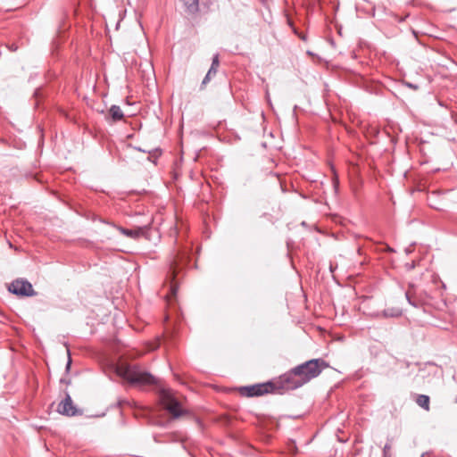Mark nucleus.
Instances as JSON below:
<instances>
[{
    "label": "nucleus",
    "mask_w": 457,
    "mask_h": 457,
    "mask_svg": "<svg viewBox=\"0 0 457 457\" xmlns=\"http://www.w3.org/2000/svg\"><path fill=\"white\" fill-rule=\"evenodd\" d=\"M159 399L163 408L169 411L173 419H178L187 413V411L181 407L180 403L169 389L161 388Z\"/></svg>",
    "instance_id": "7ed1b4c3"
},
{
    "label": "nucleus",
    "mask_w": 457,
    "mask_h": 457,
    "mask_svg": "<svg viewBox=\"0 0 457 457\" xmlns=\"http://www.w3.org/2000/svg\"><path fill=\"white\" fill-rule=\"evenodd\" d=\"M176 292H177V287H174V286H172V287H171V293H172V295H176Z\"/></svg>",
    "instance_id": "a211bd4d"
},
{
    "label": "nucleus",
    "mask_w": 457,
    "mask_h": 457,
    "mask_svg": "<svg viewBox=\"0 0 457 457\" xmlns=\"http://www.w3.org/2000/svg\"><path fill=\"white\" fill-rule=\"evenodd\" d=\"M429 403L430 399L428 395H419L416 398V403L427 411H428L430 409Z\"/></svg>",
    "instance_id": "f8f14e48"
},
{
    "label": "nucleus",
    "mask_w": 457,
    "mask_h": 457,
    "mask_svg": "<svg viewBox=\"0 0 457 457\" xmlns=\"http://www.w3.org/2000/svg\"><path fill=\"white\" fill-rule=\"evenodd\" d=\"M390 450L391 445L389 444H386L383 449V457H391Z\"/></svg>",
    "instance_id": "2eb2a0df"
},
{
    "label": "nucleus",
    "mask_w": 457,
    "mask_h": 457,
    "mask_svg": "<svg viewBox=\"0 0 457 457\" xmlns=\"http://www.w3.org/2000/svg\"><path fill=\"white\" fill-rule=\"evenodd\" d=\"M302 378L294 372V368L279 377V386L284 390H294L303 386Z\"/></svg>",
    "instance_id": "20e7f679"
},
{
    "label": "nucleus",
    "mask_w": 457,
    "mask_h": 457,
    "mask_svg": "<svg viewBox=\"0 0 457 457\" xmlns=\"http://www.w3.org/2000/svg\"><path fill=\"white\" fill-rule=\"evenodd\" d=\"M177 265H178L177 261H174L170 267L171 273H172V279L175 278Z\"/></svg>",
    "instance_id": "dca6fc26"
},
{
    "label": "nucleus",
    "mask_w": 457,
    "mask_h": 457,
    "mask_svg": "<svg viewBox=\"0 0 457 457\" xmlns=\"http://www.w3.org/2000/svg\"><path fill=\"white\" fill-rule=\"evenodd\" d=\"M220 65L219 55L215 54L212 58V65L208 71L209 75H215Z\"/></svg>",
    "instance_id": "4468645a"
},
{
    "label": "nucleus",
    "mask_w": 457,
    "mask_h": 457,
    "mask_svg": "<svg viewBox=\"0 0 457 457\" xmlns=\"http://www.w3.org/2000/svg\"><path fill=\"white\" fill-rule=\"evenodd\" d=\"M273 390V384L269 382L264 384H256L249 386H243L240 388V393L243 395L253 397L262 395L264 394L272 392Z\"/></svg>",
    "instance_id": "423d86ee"
},
{
    "label": "nucleus",
    "mask_w": 457,
    "mask_h": 457,
    "mask_svg": "<svg viewBox=\"0 0 457 457\" xmlns=\"http://www.w3.org/2000/svg\"><path fill=\"white\" fill-rule=\"evenodd\" d=\"M212 76V75H209V73L207 72V74L205 75L204 79L202 81V85H206L210 81Z\"/></svg>",
    "instance_id": "f3484780"
},
{
    "label": "nucleus",
    "mask_w": 457,
    "mask_h": 457,
    "mask_svg": "<svg viewBox=\"0 0 457 457\" xmlns=\"http://www.w3.org/2000/svg\"><path fill=\"white\" fill-rule=\"evenodd\" d=\"M8 289L11 293L21 296H33L36 295L32 285L25 279H16L12 281Z\"/></svg>",
    "instance_id": "39448f33"
},
{
    "label": "nucleus",
    "mask_w": 457,
    "mask_h": 457,
    "mask_svg": "<svg viewBox=\"0 0 457 457\" xmlns=\"http://www.w3.org/2000/svg\"><path fill=\"white\" fill-rule=\"evenodd\" d=\"M109 115L112 121L121 120L124 117L123 112L121 111L120 107L115 104L112 105L109 109Z\"/></svg>",
    "instance_id": "9d476101"
},
{
    "label": "nucleus",
    "mask_w": 457,
    "mask_h": 457,
    "mask_svg": "<svg viewBox=\"0 0 457 457\" xmlns=\"http://www.w3.org/2000/svg\"><path fill=\"white\" fill-rule=\"evenodd\" d=\"M57 411L66 416H76L80 411L75 407L70 395H66L65 398L58 404Z\"/></svg>",
    "instance_id": "0eeeda50"
},
{
    "label": "nucleus",
    "mask_w": 457,
    "mask_h": 457,
    "mask_svg": "<svg viewBox=\"0 0 457 457\" xmlns=\"http://www.w3.org/2000/svg\"><path fill=\"white\" fill-rule=\"evenodd\" d=\"M187 10L191 12V13H194L195 12L198 11V5H199V0H181Z\"/></svg>",
    "instance_id": "ddd939ff"
},
{
    "label": "nucleus",
    "mask_w": 457,
    "mask_h": 457,
    "mask_svg": "<svg viewBox=\"0 0 457 457\" xmlns=\"http://www.w3.org/2000/svg\"><path fill=\"white\" fill-rule=\"evenodd\" d=\"M406 299L408 303L414 306L420 307L422 303V300L420 295H418L417 290L413 285H410L409 289L405 293Z\"/></svg>",
    "instance_id": "1a4fd4ad"
},
{
    "label": "nucleus",
    "mask_w": 457,
    "mask_h": 457,
    "mask_svg": "<svg viewBox=\"0 0 457 457\" xmlns=\"http://www.w3.org/2000/svg\"><path fill=\"white\" fill-rule=\"evenodd\" d=\"M402 314H403V312L400 308L392 307V308H387L381 312H374L371 314V316L374 318H377V319H380V318L387 319V318H398V317L402 316Z\"/></svg>",
    "instance_id": "6e6552de"
},
{
    "label": "nucleus",
    "mask_w": 457,
    "mask_h": 457,
    "mask_svg": "<svg viewBox=\"0 0 457 457\" xmlns=\"http://www.w3.org/2000/svg\"><path fill=\"white\" fill-rule=\"evenodd\" d=\"M328 364L323 359H312L294 368L295 374L302 378L304 384L317 378Z\"/></svg>",
    "instance_id": "f03ea898"
},
{
    "label": "nucleus",
    "mask_w": 457,
    "mask_h": 457,
    "mask_svg": "<svg viewBox=\"0 0 457 457\" xmlns=\"http://www.w3.org/2000/svg\"><path fill=\"white\" fill-rule=\"evenodd\" d=\"M71 363V357H69V360H68V362H67V365H66V370L70 369Z\"/></svg>",
    "instance_id": "6ab92c4d"
},
{
    "label": "nucleus",
    "mask_w": 457,
    "mask_h": 457,
    "mask_svg": "<svg viewBox=\"0 0 457 457\" xmlns=\"http://www.w3.org/2000/svg\"><path fill=\"white\" fill-rule=\"evenodd\" d=\"M117 373L132 385H155L156 378L148 372L142 371L137 366L122 363L117 368Z\"/></svg>",
    "instance_id": "f257e3e1"
},
{
    "label": "nucleus",
    "mask_w": 457,
    "mask_h": 457,
    "mask_svg": "<svg viewBox=\"0 0 457 457\" xmlns=\"http://www.w3.org/2000/svg\"><path fill=\"white\" fill-rule=\"evenodd\" d=\"M118 229L124 236L130 237V238H134V239L138 238L143 233V229L140 228H137V229H129V228H124L122 227H119Z\"/></svg>",
    "instance_id": "9b49d317"
}]
</instances>
